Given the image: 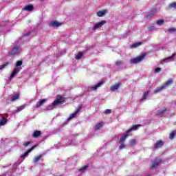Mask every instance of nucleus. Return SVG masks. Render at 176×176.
Returning a JSON list of instances; mask_svg holds the SVG:
<instances>
[{
  "label": "nucleus",
  "instance_id": "1",
  "mask_svg": "<svg viewBox=\"0 0 176 176\" xmlns=\"http://www.w3.org/2000/svg\"><path fill=\"white\" fill-rule=\"evenodd\" d=\"M65 102V97L61 95H57L56 99L52 102V109H54L58 105H63Z\"/></svg>",
  "mask_w": 176,
  "mask_h": 176
},
{
  "label": "nucleus",
  "instance_id": "2",
  "mask_svg": "<svg viewBox=\"0 0 176 176\" xmlns=\"http://www.w3.org/2000/svg\"><path fill=\"white\" fill-rule=\"evenodd\" d=\"M19 54H20V45L14 46L9 52L10 57H14V56H19Z\"/></svg>",
  "mask_w": 176,
  "mask_h": 176
},
{
  "label": "nucleus",
  "instance_id": "3",
  "mask_svg": "<svg viewBox=\"0 0 176 176\" xmlns=\"http://www.w3.org/2000/svg\"><path fill=\"white\" fill-rule=\"evenodd\" d=\"M146 56V54H144L141 56H139L135 58L131 59L130 63L131 64H137L138 63H141V61H142V60H144V58H145Z\"/></svg>",
  "mask_w": 176,
  "mask_h": 176
},
{
  "label": "nucleus",
  "instance_id": "4",
  "mask_svg": "<svg viewBox=\"0 0 176 176\" xmlns=\"http://www.w3.org/2000/svg\"><path fill=\"white\" fill-rule=\"evenodd\" d=\"M107 23V21L105 20H102L100 22L97 23L94 27H93V30H98V28H101V27H102V25H104V24Z\"/></svg>",
  "mask_w": 176,
  "mask_h": 176
},
{
  "label": "nucleus",
  "instance_id": "5",
  "mask_svg": "<svg viewBox=\"0 0 176 176\" xmlns=\"http://www.w3.org/2000/svg\"><path fill=\"white\" fill-rule=\"evenodd\" d=\"M141 124H135V125H133L129 129H128L126 131L129 133L131 134V131H135L137 130H138V129H140V127H141Z\"/></svg>",
  "mask_w": 176,
  "mask_h": 176
},
{
  "label": "nucleus",
  "instance_id": "6",
  "mask_svg": "<svg viewBox=\"0 0 176 176\" xmlns=\"http://www.w3.org/2000/svg\"><path fill=\"white\" fill-rule=\"evenodd\" d=\"M105 83V81H100L98 82L95 86L90 87L89 88L91 89L94 91H96L98 87H101L102 85Z\"/></svg>",
  "mask_w": 176,
  "mask_h": 176
},
{
  "label": "nucleus",
  "instance_id": "7",
  "mask_svg": "<svg viewBox=\"0 0 176 176\" xmlns=\"http://www.w3.org/2000/svg\"><path fill=\"white\" fill-rule=\"evenodd\" d=\"M80 109H82V106H80L72 114L69 116V120H71L73 118H76V115L80 112Z\"/></svg>",
  "mask_w": 176,
  "mask_h": 176
},
{
  "label": "nucleus",
  "instance_id": "8",
  "mask_svg": "<svg viewBox=\"0 0 176 176\" xmlns=\"http://www.w3.org/2000/svg\"><path fill=\"white\" fill-rule=\"evenodd\" d=\"M174 82V79L173 78H169L168 80H166L163 85L162 86H164V87L166 89H167V87H170V85H173V82Z\"/></svg>",
  "mask_w": 176,
  "mask_h": 176
},
{
  "label": "nucleus",
  "instance_id": "9",
  "mask_svg": "<svg viewBox=\"0 0 176 176\" xmlns=\"http://www.w3.org/2000/svg\"><path fill=\"white\" fill-rule=\"evenodd\" d=\"M132 135L131 133H129L127 131L124 135H123L120 138V142L121 144H123L124 141H126V138H127L129 136Z\"/></svg>",
  "mask_w": 176,
  "mask_h": 176
},
{
  "label": "nucleus",
  "instance_id": "10",
  "mask_svg": "<svg viewBox=\"0 0 176 176\" xmlns=\"http://www.w3.org/2000/svg\"><path fill=\"white\" fill-rule=\"evenodd\" d=\"M160 163H162V160H155L150 168H156V167L159 166L160 165Z\"/></svg>",
  "mask_w": 176,
  "mask_h": 176
},
{
  "label": "nucleus",
  "instance_id": "11",
  "mask_svg": "<svg viewBox=\"0 0 176 176\" xmlns=\"http://www.w3.org/2000/svg\"><path fill=\"white\" fill-rule=\"evenodd\" d=\"M34 148H36V146H35V145L33 146L31 148H30L26 152H25L22 155H21V157L22 159H25V157L27 156V155H28V153H31V152H32V151H34Z\"/></svg>",
  "mask_w": 176,
  "mask_h": 176
},
{
  "label": "nucleus",
  "instance_id": "12",
  "mask_svg": "<svg viewBox=\"0 0 176 176\" xmlns=\"http://www.w3.org/2000/svg\"><path fill=\"white\" fill-rule=\"evenodd\" d=\"M46 101H47V99H43V100H38L36 104V108H41V107H42L43 105H44L45 102H46Z\"/></svg>",
  "mask_w": 176,
  "mask_h": 176
},
{
  "label": "nucleus",
  "instance_id": "13",
  "mask_svg": "<svg viewBox=\"0 0 176 176\" xmlns=\"http://www.w3.org/2000/svg\"><path fill=\"white\" fill-rule=\"evenodd\" d=\"M22 10H24L25 12H31L32 10H34V6L32 5L25 6L23 8H22Z\"/></svg>",
  "mask_w": 176,
  "mask_h": 176
},
{
  "label": "nucleus",
  "instance_id": "14",
  "mask_svg": "<svg viewBox=\"0 0 176 176\" xmlns=\"http://www.w3.org/2000/svg\"><path fill=\"white\" fill-rule=\"evenodd\" d=\"M164 145V142L162 140H157L155 144V149H157L158 148H161V146H163Z\"/></svg>",
  "mask_w": 176,
  "mask_h": 176
},
{
  "label": "nucleus",
  "instance_id": "15",
  "mask_svg": "<svg viewBox=\"0 0 176 176\" xmlns=\"http://www.w3.org/2000/svg\"><path fill=\"white\" fill-rule=\"evenodd\" d=\"M163 90H166L164 87L162 85L161 87H157L154 89L155 94H157V93H160V91H163Z\"/></svg>",
  "mask_w": 176,
  "mask_h": 176
},
{
  "label": "nucleus",
  "instance_id": "16",
  "mask_svg": "<svg viewBox=\"0 0 176 176\" xmlns=\"http://www.w3.org/2000/svg\"><path fill=\"white\" fill-rule=\"evenodd\" d=\"M42 135V132L41 131H34L32 134L33 138H38V137H41Z\"/></svg>",
  "mask_w": 176,
  "mask_h": 176
},
{
  "label": "nucleus",
  "instance_id": "17",
  "mask_svg": "<svg viewBox=\"0 0 176 176\" xmlns=\"http://www.w3.org/2000/svg\"><path fill=\"white\" fill-rule=\"evenodd\" d=\"M122 84H120V82H118L113 86H111L110 87V89L112 91H115V90H118L119 89V87H120V85Z\"/></svg>",
  "mask_w": 176,
  "mask_h": 176
},
{
  "label": "nucleus",
  "instance_id": "18",
  "mask_svg": "<svg viewBox=\"0 0 176 176\" xmlns=\"http://www.w3.org/2000/svg\"><path fill=\"white\" fill-rule=\"evenodd\" d=\"M157 12V10L156 8H153L151 12H148L147 16L150 17H153V16H156V13Z\"/></svg>",
  "mask_w": 176,
  "mask_h": 176
},
{
  "label": "nucleus",
  "instance_id": "19",
  "mask_svg": "<svg viewBox=\"0 0 176 176\" xmlns=\"http://www.w3.org/2000/svg\"><path fill=\"white\" fill-rule=\"evenodd\" d=\"M106 13H107V10H103L98 11L96 14L98 17H102L103 16H105Z\"/></svg>",
  "mask_w": 176,
  "mask_h": 176
},
{
  "label": "nucleus",
  "instance_id": "20",
  "mask_svg": "<svg viewBox=\"0 0 176 176\" xmlns=\"http://www.w3.org/2000/svg\"><path fill=\"white\" fill-rule=\"evenodd\" d=\"M167 112V109L165 108L164 110L158 111L156 112L157 116H162V115H164Z\"/></svg>",
  "mask_w": 176,
  "mask_h": 176
},
{
  "label": "nucleus",
  "instance_id": "21",
  "mask_svg": "<svg viewBox=\"0 0 176 176\" xmlns=\"http://www.w3.org/2000/svg\"><path fill=\"white\" fill-rule=\"evenodd\" d=\"M63 23H60L57 21H54L52 22H51V25H52V27H60V25H61Z\"/></svg>",
  "mask_w": 176,
  "mask_h": 176
},
{
  "label": "nucleus",
  "instance_id": "22",
  "mask_svg": "<svg viewBox=\"0 0 176 176\" xmlns=\"http://www.w3.org/2000/svg\"><path fill=\"white\" fill-rule=\"evenodd\" d=\"M20 98V94H15L14 96H13L11 98V101L13 102L16 101V100H19Z\"/></svg>",
  "mask_w": 176,
  "mask_h": 176
},
{
  "label": "nucleus",
  "instance_id": "23",
  "mask_svg": "<svg viewBox=\"0 0 176 176\" xmlns=\"http://www.w3.org/2000/svg\"><path fill=\"white\" fill-rule=\"evenodd\" d=\"M17 72H19V69H14L10 75V79H13V78H14V76H16V75L17 74Z\"/></svg>",
  "mask_w": 176,
  "mask_h": 176
},
{
  "label": "nucleus",
  "instance_id": "24",
  "mask_svg": "<svg viewBox=\"0 0 176 176\" xmlns=\"http://www.w3.org/2000/svg\"><path fill=\"white\" fill-rule=\"evenodd\" d=\"M25 107H27V104H23L22 106H20L18 107V109L15 111L16 113L21 112V111H23V109H25Z\"/></svg>",
  "mask_w": 176,
  "mask_h": 176
},
{
  "label": "nucleus",
  "instance_id": "25",
  "mask_svg": "<svg viewBox=\"0 0 176 176\" xmlns=\"http://www.w3.org/2000/svg\"><path fill=\"white\" fill-rule=\"evenodd\" d=\"M8 123V119L3 118L2 120H0V126H5Z\"/></svg>",
  "mask_w": 176,
  "mask_h": 176
},
{
  "label": "nucleus",
  "instance_id": "26",
  "mask_svg": "<svg viewBox=\"0 0 176 176\" xmlns=\"http://www.w3.org/2000/svg\"><path fill=\"white\" fill-rule=\"evenodd\" d=\"M102 126V122L98 123L95 126V131H97V130H100Z\"/></svg>",
  "mask_w": 176,
  "mask_h": 176
},
{
  "label": "nucleus",
  "instance_id": "27",
  "mask_svg": "<svg viewBox=\"0 0 176 176\" xmlns=\"http://www.w3.org/2000/svg\"><path fill=\"white\" fill-rule=\"evenodd\" d=\"M175 135H176V130L172 131L169 135L170 140H173L174 137H175Z\"/></svg>",
  "mask_w": 176,
  "mask_h": 176
},
{
  "label": "nucleus",
  "instance_id": "28",
  "mask_svg": "<svg viewBox=\"0 0 176 176\" xmlns=\"http://www.w3.org/2000/svg\"><path fill=\"white\" fill-rule=\"evenodd\" d=\"M169 9H176V2H173L168 5Z\"/></svg>",
  "mask_w": 176,
  "mask_h": 176
},
{
  "label": "nucleus",
  "instance_id": "29",
  "mask_svg": "<svg viewBox=\"0 0 176 176\" xmlns=\"http://www.w3.org/2000/svg\"><path fill=\"white\" fill-rule=\"evenodd\" d=\"M141 45H142V43H141V42H138V43H134V44H133L131 45V48L134 49L135 47H138V46H141Z\"/></svg>",
  "mask_w": 176,
  "mask_h": 176
},
{
  "label": "nucleus",
  "instance_id": "30",
  "mask_svg": "<svg viewBox=\"0 0 176 176\" xmlns=\"http://www.w3.org/2000/svg\"><path fill=\"white\" fill-rule=\"evenodd\" d=\"M82 57H83V53L82 52H78L76 56V60H80V58H82Z\"/></svg>",
  "mask_w": 176,
  "mask_h": 176
},
{
  "label": "nucleus",
  "instance_id": "31",
  "mask_svg": "<svg viewBox=\"0 0 176 176\" xmlns=\"http://www.w3.org/2000/svg\"><path fill=\"white\" fill-rule=\"evenodd\" d=\"M129 144H130L131 146H134L137 144V141L135 140H134V139L131 140L129 141Z\"/></svg>",
  "mask_w": 176,
  "mask_h": 176
},
{
  "label": "nucleus",
  "instance_id": "32",
  "mask_svg": "<svg viewBox=\"0 0 176 176\" xmlns=\"http://www.w3.org/2000/svg\"><path fill=\"white\" fill-rule=\"evenodd\" d=\"M87 165H85L84 166H82L81 168H80L78 170V171H80V173H85V171H86V170H87Z\"/></svg>",
  "mask_w": 176,
  "mask_h": 176
},
{
  "label": "nucleus",
  "instance_id": "33",
  "mask_svg": "<svg viewBox=\"0 0 176 176\" xmlns=\"http://www.w3.org/2000/svg\"><path fill=\"white\" fill-rule=\"evenodd\" d=\"M175 57V54H173L171 56L164 58L162 61H167V60H171V58H174Z\"/></svg>",
  "mask_w": 176,
  "mask_h": 176
},
{
  "label": "nucleus",
  "instance_id": "34",
  "mask_svg": "<svg viewBox=\"0 0 176 176\" xmlns=\"http://www.w3.org/2000/svg\"><path fill=\"white\" fill-rule=\"evenodd\" d=\"M149 90L148 91H146L144 94H143V96H142V100H146V97H148V94H149Z\"/></svg>",
  "mask_w": 176,
  "mask_h": 176
},
{
  "label": "nucleus",
  "instance_id": "35",
  "mask_svg": "<svg viewBox=\"0 0 176 176\" xmlns=\"http://www.w3.org/2000/svg\"><path fill=\"white\" fill-rule=\"evenodd\" d=\"M41 157H42V155H39L38 156H36L34 157V163H38V162H39V159H41Z\"/></svg>",
  "mask_w": 176,
  "mask_h": 176
},
{
  "label": "nucleus",
  "instance_id": "36",
  "mask_svg": "<svg viewBox=\"0 0 176 176\" xmlns=\"http://www.w3.org/2000/svg\"><path fill=\"white\" fill-rule=\"evenodd\" d=\"M8 65H9V63L8 62L3 64L1 66H0V71H2V69H3V68H5L6 67H8Z\"/></svg>",
  "mask_w": 176,
  "mask_h": 176
},
{
  "label": "nucleus",
  "instance_id": "37",
  "mask_svg": "<svg viewBox=\"0 0 176 176\" xmlns=\"http://www.w3.org/2000/svg\"><path fill=\"white\" fill-rule=\"evenodd\" d=\"M168 32H176V28H171L168 29Z\"/></svg>",
  "mask_w": 176,
  "mask_h": 176
},
{
  "label": "nucleus",
  "instance_id": "38",
  "mask_svg": "<svg viewBox=\"0 0 176 176\" xmlns=\"http://www.w3.org/2000/svg\"><path fill=\"white\" fill-rule=\"evenodd\" d=\"M23 65V61L22 60H18L16 63V67H21Z\"/></svg>",
  "mask_w": 176,
  "mask_h": 176
},
{
  "label": "nucleus",
  "instance_id": "39",
  "mask_svg": "<svg viewBox=\"0 0 176 176\" xmlns=\"http://www.w3.org/2000/svg\"><path fill=\"white\" fill-rule=\"evenodd\" d=\"M157 24L158 25H162V24H164V20H158V21H157Z\"/></svg>",
  "mask_w": 176,
  "mask_h": 176
},
{
  "label": "nucleus",
  "instance_id": "40",
  "mask_svg": "<svg viewBox=\"0 0 176 176\" xmlns=\"http://www.w3.org/2000/svg\"><path fill=\"white\" fill-rule=\"evenodd\" d=\"M104 113L106 115H109V113H112V110L111 109H106L104 111Z\"/></svg>",
  "mask_w": 176,
  "mask_h": 176
},
{
  "label": "nucleus",
  "instance_id": "41",
  "mask_svg": "<svg viewBox=\"0 0 176 176\" xmlns=\"http://www.w3.org/2000/svg\"><path fill=\"white\" fill-rule=\"evenodd\" d=\"M162 71V68L160 67H157L155 69V71L154 72H155V74H157L158 72H161Z\"/></svg>",
  "mask_w": 176,
  "mask_h": 176
},
{
  "label": "nucleus",
  "instance_id": "42",
  "mask_svg": "<svg viewBox=\"0 0 176 176\" xmlns=\"http://www.w3.org/2000/svg\"><path fill=\"white\" fill-rule=\"evenodd\" d=\"M123 148H126L124 143H122L121 145H120L119 149H123Z\"/></svg>",
  "mask_w": 176,
  "mask_h": 176
},
{
  "label": "nucleus",
  "instance_id": "43",
  "mask_svg": "<svg viewBox=\"0 0 176 176\" xmlns=\"http://www.w3.org/2000/svg\"><path fill=\"white\" fill-rule=\"evenodd\" d=\"M31 144V142H27L26 143L23 144V146H25V148H27V146H28V145H30Z\"/></svg>",
  "mask_w": 176,
  "mask_h": 176
},
{
  "label": "nucleus",
  "instance_id": "44",
  "mask_svg": "<svg viewBox=\"0 0 176 176\" xmlns=\"http://www.w3.org/2000/svg\"><path fill=\"white\" fill-rule=\"evenodd\" d=\"M155 30V26H149L148 31H153Z\"/></svg>",
  "mask_w": 176,
  "mask_h": 176
},
{
  "label": "nucleus",
  "instance_id": "45",
  "mask_svg": "<svg viewBox=\"0 0 176 176\" xmlns=\"http://www.w3.org/2000/svg\"><path fill=\"white\" fill-rule=\"evenodd\" d=\"M116 65H122V61H120V60H118V61H116Z\"/></svg>",
  "mask_w": 176,
  "mask_h": 176
},
{
  "label": "nucleus",
  "instance_id": "46",
  "mask_svg": "<svg viewBox=\"0 0 176 176\" xmlns=\"http://www.w3.org/2000/svg\"><path fill=\"white\" fill-rule=\"evenodd\" d=\"M30 35H31V32H28V33L24 34L23 36L27 37V36H30Z\"/></svg>",
  "mask_w": 176,
  "mask_h": 176
},
{
  "label": "nucleus",
  "instance_id": "47",
  "mask_svg": "<svg viewBox=\"0 0 176 176\" xmlns=\"http://www.w3.org/2000/svg\"><path fill=\"white\" fill-rule=\"evenodd\" d=\"M175 105H176V101H175Z\"/></svg>",
  "mask_w": 176,
  "mask_h": 176
},
{
  "label": "nucleus",
  "instance_id": "48",
  "mask_svg": "<svg viewBox=\"0 0 176 176\" xmlns=\"http://www.w3.org/2000/svg\"><path fill=\"white\" fill-rule=\"evenodd\" d=\"M0 176H2V175H0Z\"/></svg>",
  "mask_w": 176,
  "mask_h": 176
}]
</instances>
